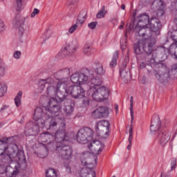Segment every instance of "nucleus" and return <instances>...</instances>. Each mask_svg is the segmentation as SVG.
Instances as JSON below:
<instances>
[{
	"label": "nucleus",
	"instance_id": "obj_43",
	"mask_svg": "<svg viewBox=\"0 0 177 177\" xmlns=\"http://www.w3.org/2000/svg\"><path fill=\"white\" fill-rule=\"evenodd\" d=\"M96 26H97V22L93 21L88 24V28H91V30H95L96 28Z\"/></svg>",
	"mask_w": 177,
	"mask_h": 177
},
{
	"label": "nucleus",
	"instance_id": "obj_24",
	"mask_svg": "<svg viewBox=\"0 0 177 177\" xmlns=\"http://www.w3.org/2000/svg\"><path fill=\"white\" fill-rule=\"evenodd\" d=\"M120 77L125 84H129L131 82V72L129 68L120 70Z\"/></svg>",
	"mask_w": 177,
	"mask_h": 177
},
{
	"label": "nucleus",
	"instance_id": "obj_49",
	"mask_svg": "<svg viewBox=\"0 0 177 177\" xmlns=\"http://www.w3.org/2000/svg\"><path fill=\"white\" fill-rule=\"evenodd\" d=\"M39 13V10L37 8H34L32 12L30 15V17H35V16H37V15H38Z\"/></svg>",
	"mask_w": 177,
	"mask_h": 177
},
{
	"label": "nucleus",
	"instance_id": "obj_35",
	"mask_svg": "<svg viewBox=\"0 0 177 177\" xmlns=\"http://www.w3.org/2000/svg\"><path fill=\"white\" fill-rule=\"evenodd\" d=\"M0 113H2V114H7L8 115H9V113H10V106L3 105L0 109Z\"/></svg>",
	"mask_w": 177,
	"mask_h": 177
},
{
	"label": "nucleus",
	"instance_id": "obj_16",
	"mask_svg": "<svg viewBox=\"0 0 177 177\" xmlns=\"http://www.w3.org/2000/svg\"><path fill=\"white\" fill-rule=\"evenodd\" d=\"M158 50H160V52H162L165 55H167V53L174 55L177 59V43L172 44L170 46L169 49L160 46L158 48Z\"/></svg>",
	"mask_w": 177,
	"mask_h": 177
},
{
	"label": "nucleus",
	"instance_id": "obj_20",
	"mask_svg": "<svg viewBox=\"0 0 177 177\" xmlns=\"http://www.w3.org/2000/svg\"><path fill=\"white\" fill-rule=\"evenodd\" d=\"M171 139V132L166 131L160 133L158 136V140L161 146H165Z\"/></svg>",
	"mask_w": 177,
	"mask_h": 177
},
{
	"label": "nucleus",
	"instance_id": "obj_39",
	"mask_svg": "<svg viewBox=\"0 0 177 177\" xmlns=\"http://www.w3.org/2000/svg\"><path fill=\"white\" fill-rule=\"evenodd\" d=\"M6 66L5 65V63L0 62V77H3L5 75V71H6Z\"/></svg>",
	"mask_w": 177,
	"mask_h": 177
},
{
	"label": "nucleus",
	"instance_id": "obj_42",
	"mask_svg": "<svg viewBox=\"0 0 177 177\" xmlns=\"http://www.w3.org/2000/svg\"><path fill=\"white\" fill-rule=\"evenodd\" d=\"M175 168H176V158H173L171 162V170L169 171V172H171V171H174Z\"/></svg>",
	"mask_w": 177,
	"mask_h": 177
},
{
	"label": "nucleus",
	"instance_id": "obj_34",
	"mask_svg": "<svg viewBox=\"0 0 177 177\" xmlns=\"http://www.w3.org/2000/svg\"><path fill=\"white\" fill-rule=\"evenodd\" d=\"M46 177H57V173L55 169H48L46 171Z\"/></svg>",
	"mask_w": 177,
	"mask_h": 177
},
{
	"label": "nucleus",
	"instance_id": "obj_21",
	"mask_svg": "<svg viewBox=\"0 0 177 177\" xmlns=\"http://www.w3.org/2000/svg\"><path fill=\"white\" fill-rule=\"evenodd\" d=\"M155 75L157 80L160 82H165V81H167L169 78V73H168V71L164 68H161L159 73H156Z\"/></svg>",
	"mask_w": 177,
	"mask_h": 177
},
{
	"label": "nucleus",
	"instance_id": "obj_38",
	"mask_svg": "<svg viewBox=\"0 0 177 177\" xmlns=\"http://www.w3.org/2000/svg\"><path fill=\"white\" fill-rule=\"evenodd\" d=\"M91 116L93 117V118H95V119L103 118L102 115L100 114V112L99 111V109H97L92 112Z\"/></svg>",
	"mask_w": 177,
	"mask_h": 177
},
{
	"label": "nucleus",
	"instance_id": "obj_30",
	"mask_svg": "<svg viewBox=\"0 0 177 177\" xmlns=\"http://www.w3.org/2000/svg\"><path fill=\"white\" fill-rule=\"evenodd\" d=\"M23 97V91H20L17 93V95L15 97V103L17 107H19L21 105V97Z\"/></svg>",
	"mask_w": 177,
	"mask_h": 177
},
{
	"label": "nucleus",
	"instance_id": "obj_28",
	"mask_svg": "<svg viewBox=\"0 0 177 177\" xmlns=\"http://www.w3.org/2000/svg\"><path fill=\"white\" fill-rule=\"evenodd\" d=\"M71 103V100H68L67 102L65 103L64 111H65L66 115H71L74 111V108L73 107V104Z\"/></svg>",
	"mask_w": 177,
	"mask_h": 177
},
{
	"label": "nucleus",
	"instance_id": "obj_7",
	"mask_svg": "<svg viewBox=\"0 0 177 177\" xmlns=\"http://www.w3.org/2000/svg\"><path fill=\"white\" fill-rule=\"evenodd\" d=\"M66 88L67 86L62 88V95H59V100H63L67 95H70L74 99H82L85 96V90L80 86L72 85Z\"/></svg>",
	"mask_w": 177,
	"mask_h": 177
},
{
	"label": "nucleus",
	"instance_id": "obj_47",
	"mask_svg": "<svg viewBox=\"0 0 177 177\" xmlns=\"http://www.w3.org/2000/svg\"><path fill=\"white\" fill-rule=\"evenodd\" d=\"M16 2L18 10H21V8H23V0H16Z\"/></svg>",
	"mask_w": 177,
	"mask_h": 177
},
{
	"label": "nucleus",
	"instance_id": "obj_59",
	"mask_svg": "<svg viewBox=\"0 0 177 177\" xmlns=\"http://www.w3.org/2000/svg\"><path fill=\"white\" fill-rule=\"evenodd\" d=\"M121 9H122L123 10H125V5L122 4L121 6Z\"/></svg>",
	"mask_w": 177,
	"mask_h": 177
},
{
	"label": "nucleus",
	"instance_id": "obj_14",
	"mask_svg": "<svg viewBox=\"0 0 177 177\" xmlns=\"http://www.w3.org/2000/svg\"><path fill=\"white\" fill-rule=\"evenodd\" d=\"M143 42L144 52L147 55H151L153 52V46L154 45V39L147 38L142 40Z\"/></svg>",
	"mask_w": 177,
	"mask_h": 177
},
{
	"label": "nucleus",
	"instance_id": "obj_48",
	"mask_svg": "<svg viewBox=\"0 0 177 177\" xmlns=\"http://www.w3.org/2000/svg\"><path fill=\"white\" fill-rule=\"evenodd\" d=\"M5 30V23L2 20V19L0 18V32H3Z\"/></svg>",
	"mask_w": 177,
	"mask_h": 177
},
{
	"label": "nucleus",
	"instance_id": "obj_6",
	"mask_svg": "<svg viewBox=\"0 0 177 177\" xmlns=\"http://www.w3.org/2000/svg\"><path fill=\"white\" fill-rule=\"evenodd\" d=\"M149 15L146 14H142L138 16V23L137 25L142 26V27L148 26L150 27L151 31L154 32L156 35H158V34H160V29L161 28L160 19L156 17H153L150 20H149Z\"/></svg>",
	"mask_w": 177,
	"mask_h": 177
},
{
	"label": "nucleus",
	"instance_id": "obj_31",
	"mask_svg": "<svg viewBox=\"0 0 177 177\" xmlns=\"http://www.w3.org/2000/svg\"><path fill=\"white\" fill-rule=\"evenodd\" d=\"M97 110L100 111V114L102 117V118H106V117H109V109L106 106H100L97 108Z\"/></svg>",
	"mask_w": 177,
	"mask_h": 177
},
{
	"label": "nucleus",
	"instance_id": "obj_45",
	"mask_svg": "<svg viewBox=\"0 0 177 177\" xmlns=\"http://www.w3.org/2000/svg\"><path fill=\"white\" fill-rule=\"evenodd\" d=\"M76 3H78V0H68L66 2L68 6H73Z\"/></svg>",
	"mask_w": 177,
	"mask_h": 177
},
{
	"label": "nucleus",
	"instance_id": "obj_41",
	"mask_svg": "<svg viewBox=\"0 0 177 177\" xmlns=\"http://www.w3.org/2000/svg\"><path fill=\"white\" fill-rule=\"evenodd\" d=\"M106 13H107V12L106 11V10L104 8H102L101 10H100V12L97 14V19H103V17H104V16H106Z\"/></svg>",
	"mask_w": 177,
	"mask_h": 177
},
{
	"label": "nucleus",
	"instance_id": "obj_10",
	"mask_svg": "<svg viewBox=\"0 0 177 177\" xmlns=\"http://www.w3.org/2000/svg\"><path fill=\"white\" fill-rule=\"evenodd\" d=\"M71 81L73 84L78 85H86L89 87L91 76L88 75V73L76 72L71 75Z\"/></svg>",
	"mask_w": 177,
	"mask_h": 177
},
{
	"label": "nucleus",
	"instance_id": "obj_54",
	"mask_svg": "<svg viewBox=\"0 0 177 177\" xmlns=\"http://www.w3.org/2000/svg\"><path fill=\"white\" fill-rule=\"evenodd\" d=\"M132 139H133V136H129V145H132Z\"/></svg>",
	"mask_w": 177,
	"mask_h": 177
},
{
	"label": "nucleus",
	"instance_id": "obj_12",
	"mask_svg": "<svg viewBox=\"0 0 177 177\" xmlns=\"http://www.w3.org/2000/svg\"><path fill=\"white\" fill-rule=\"evenodd\" d=\"M92 136H93V131L90 128L86 127L79 130L77 140L79 143H88L90 140H92Z\"/></svg>",
	"mask_w": 177,
	"mask_h": 177
},
{
	"label": "nucleus",
	"instance_id": "obj_46",
	"mask_svg": "<svg viewBox=\"0 0 177 177\" xmlns=\"http://www.w3.org/2000/svg\"><path fill=\"white\" fill-rule=\"evenodd\" d=\"M13 57H14V59H17V60H19V59H20V57H21V52L15 51V53L13 54Z\"/></svg>",
	"mask_w": 177,
	"mask_h": 177
},
{
	"label": "nucleus",
	"instance_id": "obj_36",
	"mask_svg": "<svg viewBox=\"0 0 177 177\" xmlns=\"http://www.w3.org/2000/svg\"><path fill=\"white\" fill-rule=\"evenodd\" d=\"M118 59V52H115L113 54L112 60L110 63V66L111 67H115L117 66V59Z\"/></svg>",
	"mask_w": 177,
	"mask_h": 177
},
{
	"label": "nucleus",
	"instance_id": "obj_18",
	"mask_svg": "<svg viewBox=\"0 0 177 177\" xmlns=\"http://www.w3.org/2000/svg\"><path fill=\"white\" fill-rule=\"evenodd\" d=\"M24 20H26L25 18H21L15 23L16 26H18L19 27V35H23L26 31H28V30H30V26L24 24Z\"/></svg>",
	"mask_w": 177,
	"mask_h": 177
},
{
	"label": "nucleus",
	"instance_id": "obj_64",
	"mask_svg": "<svg viewBox=\"0 0 177 177\" xmlns=\"http://www.w3.org/2000/svg\"><path fill=\"white\" fill-rule=\"evenodd\" d=\"M118 113V109H116V114Z\"/></svg>",
	"mask_w": 177,
	"mask_h": 177
},
{
	"label": "nucleus",
	"instance_id": "obj_40",
	"mask_svg": "<svg viewBox=\"0 0 177 177\" xmlns=\"http://www.w3.org/2000/svg\"><path fill=\"white\" fill-rule=\"evenodd\" d=\"M52 32H53L51 30H47L42 35L43 39H49V38H50V36L52 35Z\"/></svg>",
	"mask_w": 177,
	"mask_h": 177
},
{
	"label": "nucleus",
	"instance_id": "obj_25",
	"mask_svg": "<svg viewBox=\"0 0 177 177\" xmlns=\"http://www.w3.org/2000/svg\"><path fill=\"white\" fill-rule=\"evenodd\" d=\"M80 177H96V173L92 169H82L80 171Z\"/></svg>",
	"mask_w": 177,
	"mask_h": 177
},
{
	"label": "nucleus",
	"instance_id": "obj_2",
	"mask_svg": "<svg viewBox=\"0 0 177 177\" xmlns=\"http://www.w3.org/2000/svg\"><path fill=\"white\" fill-rule=\"evenodd\" d=\"M66 136V131L64 129L58 130L55 133V136L49 132H45L40 134L38 138V142L40 145H43L46 149L47 145H50L55 142L57 143L56 151L57 154L64 160H70L73 157V149L70 146L64 145V138Z\"/></svg>",
	"mask_w": 177,
	"mask_h": 177
},
{
	"label": "nucleus",
	"instance_id": "obj_19",
	"mask_svg": "<svg viewBox=\"0 0 177 177\" xmlns=\"http://www.w3.org/2000/svg\"><path fill=\"white\" fill-rule=\"evenodd\" d=\"M39 132V126L35 124L31 125V123H28L25 129V133L27 136H32L37 135Z\"/></svg>",
	"mask_w": 177,
	"mask_h": 177
},
{
	"label": "nucleus",
	"instance_id": "obj_44",
	"mask_svg": "<svg viewBox=\"0 0 177 177\" xmlns=\"http://www.w3.org/2000/svg\"><path fill=\"white\" fill-rule=\"evenodd\" d=\"M78 28V25L74 24L68 30L69 34H73L74 31H75Z\"/></svg>",
	"mask_w": 177,
	"mask_h": 177
},
{
	"label": "nucleus",
	"instance_id": "obj_3",
	"mask_svg": "<svg viewBox=\"0 0 177 177\" xmlns=\"http://www.w3.org/2000/svg\"><path fill=\"white\" fill-rule=\"evenodd\" d=\"M70 75V68H66L60 70L54 73V78L58 81L57 84H55V80L52 77H48L46 79L41 80L40 81L41 84L47 86V95L50 96H57L60 99V95L63 92V87L68 85V77Z\"/></svg>",
	"mask_w": 177,
	"mask_h": 177
},
{
	"label": "nucleus",
	"instance_id": "obj_26",
	"mask_svg": "<svg viewBox=\"0 0 177 177\" xmlns=\"http://www.w3.org/2000/svg\"><path fill=\"white\" fill-rule=\"evenodd\" d=\"M134 52L136 55H142V53L145 52L142 40H140L138 42L134 44Z\"/></svg>",
	"mask_w": 177,
	"mask_h": 177
},
{
	"label": "nucleus",
	"instance_id": "obj_23",
	"mask_svg": "<svg viewBox=\"0 0 177 177\" xmlns=\"http://www.w3.org/2000/svg\"><path fill=\"white\" fill-rule=\"evenodd\" d=\"M102 78L100 77H94L93 75L90 76V83L88 84V88H97V86H100L102 85Z\"/></svg>",
	"mask_w": 177,
	"mask_h": 177
},
{
	"label": "nucleus",
	"instance_id": "obj_57",
	"mask_svg": "<svg viewBox=\"0 0 177 177\" xmlns=\"http://www.w3.org/2000/svg\"><path fill=\"white\" fill-rule=\"evenodd\" d=\"M174 37H175V38L174 39L176 41V44H177V30L176 31V34H175Z\"/></svg>",
	"mask_w": 177,
	"mask_h": 177
},
{
	"label": "nucleus",
	"instance_id": "obj_63",
	"mask_svg": "<svg viewBox=\"0 0 177 177\" xmlns=\"http://www.w3.org/2000/svg\"><path fill=\"white\" fill-rule=\"evenodd\" d=\"M165 177H171V176L167 174V175L165 176Z\"/></svg>",
	"mask_w": 177,
	"mask_h": 177
},
{
	"label": "nucleus",
	"instance_id": "obj_55",
	"mask_svg": "<svg viewBox=\"0 0 177 177\" xmlns=\"http://www.w3.org/2000/svg\"><path fill=\"white\" fill-rule=\"evenodd\" d=\"M128 70V68H127V63H124L123 65H122V68L120 69V70Z\"/></svg>",
	"mask_w": 177,
	"mask_h": 177
},
{
	"label": "nucleus",
	"instance_id": "obj_32",
	"mask_svg": "<svg viewBox=\"0 0 177 177\" xmlns=\"http://www.w3.org/2000/svg\"><path fill=\"white\" fill-rule=\"evenodd\" d=\"M83 53L86 55V56H91V55H93V50H92V46L86 44L83 48Z\"/></svg>",
	"mask_w": 177,
	"mask_h": 177
},
{
	"label": "nucleus",
	"instance_id": "obj_58",
	"mask_svg": "<svg viewBox=\"0 0 177 177\" xmlns=\"http://www.w3.org/2000/svg\"><path fill=\"white\" fill-rule=\"evenodd\" d=\"M120 30H122L124 28V22H122V25L119 26Z\"/></svg>",
	"mask_w": 177,
	"mask_h": 177
},
{
	"label": "nucleus",
	"instance_id": "obj_9",
	"mask_svg": "<svg viewBox=\"0 0 177 177\" xmlns=\"http://www.w3.org/2000/svg\"><path fill=\"white\" fill-rule=\"evenodd\" d=\"M78 48V41L76 39H73L68 44H66L65 47L62 48L58 53V59H64L67 56H71Z\"/></svg>",
	"mask_w": 177,
	"mask_h": 177
},
{
	"label": "nucleus",
	"instance_id": "obj_1",
	"mask_svg": "<svg viewBox=\"0 0 177 177\" xmlns=\"http://www.w3.org/2000/svg\"><path fill=\"white\" fill-rule=\"evenodd\" d=\"M15 143V138L10 137L3 138L0 140V156H1V162L3 164H12L19 162L26 166V155L21 150H19V147Z\"/></svg>",
	"mask_w": 177,
	"mask_h": 177
},
{
	"label": "nucleus",
	"instance_id": "obj_51",
	"mask_svg": "<svg viewBox=\"0 0 177 177\" xmlns=\"http://www.w3.org/2000/svg\"><path fill=\"white\" fill-rule=\"evenodd\" d=\"M129 136H133V129L132 128V126L130 127L129 130Z\"/></svg>",
	"mask_w": 177,
	"mask_h": 177
},
{
	"label": "nucleus",
	"instance_id": "obj_15",
	"mask_svg": "<svg viewBox=\"0 0 177 177\" xmlns=\"http://www.w3.org/2000/svg\"><path fill=\"white\" fill-rule=\"evenodd\" d=\"M160 128H161V120H160V118L158 116H156L153 118L150 126V131L152 135H154L156 132H158L160 131Z\"/></svg>",
	"mask_w": 177,
	"mask_h": 177
},
{
	"label": "nucleus",
	"instance_id": "obj_13",
	"mask_svg": "<svg viewBox=\"0 0 177 177\" xmlns=\"http://www.w3.org/2000/svg\"><path fill=\"white\" fill-rule=\"evenodd\" d=\"M27 167V160L25 159V166L21 163L17 162L14 164H11L7 166L6 169V175L8 177H15L17 174H19V171L23 169V168H26Z\"/></svg>",
	"mask_w": 177,
	"mask_h": 177
},
{
	"label": "nucleus",
	"instance_id": "obj_29",
	"mask_svg": "<svg viewBox=\"0 0 177 177\" xmlns=\"http://www.w3.org/2000/svg\"><path fill=\"white\" fill-rule=\"evenodd\" d=\"M156 3L158 4V6L159 7V8H158L157 11H156V16H158V17H161L162 16H164V2L161 0H158L156 1Z\"/></svg>",
	"mask_w": 177,
	"mask_h": 177
},
{
	"label": "nucleus",
	"instance_id": "obj_37",
	"mask_svg": "<svg viewBox=\"0 0 177 177\" xmlns=\"http://www.w3.org/2000/svg\"><path fill=\"white\" fill-rule=\"evenodd\" d=\"M130 113H131V124L133 122V97L131 96L130 97Z\"/></svg>",
	"mask_w": 177,
	"mask_h": 177
},
{
	"label": "nucleus",
	"instance_id": "obj_61",
	"mask_svg": "<svg viewBox=\"0 0 177 177\" xmlns=\"http://www.w3.org/2000/svg\"><path fill=\"white\" fill-rule=\"evenodd\" d=\"M44 88H45V85H41L39 87V89H44Z\"/></svg>",
	"mask_w": 177,
	"mask_h": 177
},
{
	"label": "nucleus",
	"instance_id": "obj_5",
	"mask_svg": "<svg viewBox=\"0 0 177 177\" xmlns=\"http://www.w3.org/2000/svg\"><path fill=\"white\" fill-rule=\"evenodd\" d=\"M90 151H85L80 155V160L82 165H88V160L92 157L93 154L99 156L104 149V144L99 140H93L91 143L88 145Z\"/></svg>",
	"mask_w": 177,
	"mask_h": 177
},
{
	"label": "nucleus",
	"instance_id": "obj_56",
	"mask_svg": "<svg viewBox=\"0 0 177 177\" xmlns=\"http://www.w3.org/2000/svg\"><path fill=\"white\" fill-rule=\"evenodd\" d=\"M121 49L125 50L127 49V44H121Z\"/></svg>",
	"mask_w": 177,
	"mask_h": 177
},
{
	"label": "nucleus",
	"instance_id": "obj_8",
	"mask_svg": "<svg viewBox=\"0 0 177 177\" xmlns=\"http://www.w3.org/2000/svg\"><path fill=\"white\" fill-rule=\"evenodd\" d=\"M110 94V90L105 86L90 87L87 91V95L92 96L96 102H100L107 99Z\"/></svg>",
	"mask_w": 177,
	"mask_h": 177
},
{
	"label": "nucleus",
	"instance_id": "obj_60",
	"mask_svg": "<svg viewBox=\"0 0 177 177\" xmlns=\"http://www.w3.org/2000/svg\"><path fill=\"white\" fill-rule=\"evenodd\" d=\"M131 146H132V145L129 144V145L127 146V150H131Z\"/></svg>",
	"mask_w": 177,
	"mask_h": 177
},
{
	"label": "nucleus",
	"instance_id": "obj_27",
	"mask_svg": "<svg viewBox=\"0 0 177 177\" xmlns=\"http://www.w3.org/2000/svg\"><path fill=\"white\" fill-rule=\"evenodd\" d=\"M95 72L97 75H100L101 77L106 74V69L103 67V64L100 62L95 63Z\"/></svg>",
	"mask_w": 177,
	"mask_h": 177
},
{
	"label": "nucleus",
	"instance_id": "obj_22",
	"mask_svg": "<svg viewBox=\"0 0 177 177\" xmlns=\"http://www.w3.org/2000/svg\"><path fill=\"white\" fill-rule=\"evenodd\" d=\"M61 124L62 125H64V118H59V116L53 117L49 123V127L47 129H55L56 127H57V124Z\"/></svg>",
	"mask_w": 177,
	"mask_h": 177
},
{
	"label": "nucleus",
	"instance_id": "obj_4",
	"mask_svg": "<svg viewBox=\"0 0 177 177\" xmlns=\"http://www.w3.org/2000/svg\"><path fill=\"white\" fill-rule=\"evenodd\" d=\"M61 109L62 106L60 105V102L55 98H51L49 100L44 111L42 110V108L39 107L35 110L33 120H35V121H40L39 125H40L41 128H44L46 123V120H49L50 117L55 115V114H57Z\"/></svg>",
	"mask_w": 177,
	"mask_h": 177
},
{
	"label": "nucleus",
	"instance_id": "obj_53",
	"mask_svg": "<svg viewBox=\"0 0 177 177\" xmlns=\"http://www.w3.org/2000/svg\"><path fill=\"white\" fill-rule=\"evenodd\" d=\"M146 67V64L145 62H141L140 64V68H145Z\"/></svg>",
	"mask_w": 177,
	"mask_h": 177
},
{
	"label": "nucleus",
	"instance_id": "obj_33",
	"mask_svg": "<svg viewBox=\"0 0 177 177\" xmlns=\"http://www.w3.org/2000/svg\"><path fill=\"white\" fill-rule=\"evenodd\" d=\"M8 91V86L3 83L0 84V97H3Z\"/></svg>",
	"mask_w": 177,
	"mask_h": 177
},
{
	"label": "nucleus",
	"instance_id": "obj_50",
	"mask_svg": "<svg viewBox=\"0 0 177 177\" xmlns=\"http://www.w3.org/2000/svg\"><path fill=\"white\" fill-rule=\"evenodd\" d=\"M81 17H82V19H81ZM85 20V16H81V15H80L79 17H78V21H80V23H81V24H82V23H84V21Z\"/></svg>",
	"mask_w": 177,
	"mask_h": 177
},
{
	"label": "nucleus",
	"instance_id": "obj_52",
	"mask_svg": "<svg viewBox=\"0 0 177 177\" xmlns=\"http://www.w3.org/2000/svg\"><path fill=\"white\" fill-rule=\"evenodd\" d=\"M177 71V64H174L171 67V71Z\"/></svg>",
	"mask_w": 177,
	"mask_h": 177
},
{
	"label": "nucleus",
	"instance_id": "obj_17",
	"mask_svg": "<svg viewBox=\"0 0 177 177\" xmlns=\"http://www.w3.org/2000/svg\"><path fill=\"white\" fill-rule=\"evenodd\" d=\"M135 30L137 34H138L139 37H145V35H147V37H150V35H149V32H150L151 31L153 32L151 30V28H150V26H143L136 25Z\"/></svg>",
	"mask_w": 177,
	"mask_h": 177
},
{
	"label": "nucleus",
	"instance_id": "obj_11",
	"mask_svg": "<svg viewBox=\"0 0 177 177\" xmlns=\"http://www.w3.org/2000/svg\"><path fill=\"white\" fill-rule=\"evenodd\" d=\"M95 131L102 139H107L110 136V122L107 120L100 121L95 126Z\"/></svg>",
	"mask_w": 177,
	"mask_h": 177
},
{
	"label": "nucleus",
	"instance_id": "obj_62",
	"mask_svg": "<svg viewBox=\"0 0 177 177\" xmlns=\"http://www.w3.org/2000/svg\"><path fill=\"white\" fill-rule=\"evenodd\" d=\"M115 110H118V105L115 104Z\"/></svg>",
	"mask_w": 177,
	"mask_h": 177
}]
</instances>
